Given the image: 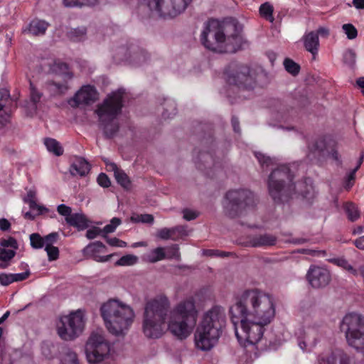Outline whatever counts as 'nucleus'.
<instances>
[{
  "label": "nucleus",
  "mask_w": 364,
  "mask_h": 364,
  "mask_svg": "<svg viewBox=\"0 0 364 364\" xmlns=\"http://www.w3.org/2000/svg\"><path fill=\"white\" fill-rule=\"evenodd\" d=\"M44 144L46 146L47 150L53 154L57 156H60L63 154V148L60 144L52 138H47L44 140Z\"/></svg>",
  "instance_id": "obj_31"
},
{
  "label": "nucleus",
  "mask_w": 364,
  "mask_h": 364,
  "mask_svg": "<svg viewBox=\"0 0 364 364\" xmlns=\"http://www.w3.org/2000/svg\"><path fill=\"white\" fill-rule=\"evenodd\" d=\"M106 238L107 242L112 247H127V244L126 242L121 240L117 237H104Z\"/></svg>",
  "instance_id": "obj_55"
},
{
  "label": "nucleus",
  "mask_w": 364,
  "mask_h": 364,
  "mask_svg": "<svg viewBox=\"0 0 364 364\" xmlns=\"http://www.w3.org/2000/svg\"><path fill=\"white\" fill-rule=\"evenodd\" d=\"M191 0H146L151 11L163 17H175L182 13Z\"/></svg>",
  "instance_id": "obj_14"
},
{
  "label": "nucleus",
  "mask_w": 364,
  "mask_h": 364,
  "mask_svg": "<svg viewBox=\"0 0 364 364\" xmlns=\"http://www.w3.org/2000/svg\"><path fill=\"white\" fill-rule=\"evenodd\" d=\"M90 169L89 163L83 158L76 156L70 167V172L74 176H85Z\"/></svg>",
  "instance_id": "obj_26"
},
{
  "label": "nucleus",
  "mask_w": 364,
  "mask_h": 364,
  "mask_svg": "<svg viewBox=\"0 0 364 364\" xmlns=\"http://www.w3.org/2000/svg\"><path fill=\"white\" fill-rule=\"evenodd\" d=\"M97 97V92L93 86H82L68 101L70 107L76 108L80 105H89Z\"/></svg>",
  "instance_id": "obj_18"
},
{
  "label": "nucleus",
  "mask_w": 364,
  "mask_h": 364,
  "mask_svg": "<svg viewBox=\"0 0 364 364\" xmlns=\"http://www.w3.org/2000/svg\"><path fill=\"white\" fill-rule=\"evenodd\" d=\"M277 237L269 233L257 234L247 237L246 245L251 247H267L276 245Z\"/></svg>",
  "instance_id": "obj_21"
},
{
  "label": "nucleus",
  "mask_w": 364,
  "mask_h": 364,
  "mask_svg": "<svg viewBox=\"0 0 364 364\" xmlns=\"http://www.w3.org/2000/svg\"><path fill=\"white\" fill-rule=\"evenodd\" d=\"M138 262V257L134 255H126L120 257L115 266H132Z\"/></svg>",
  "instance_id": "obj_36"
},
{
  "label": "nucleus",
  "mask_w": 364,
  "mask_h": 364,
  "mask_svg": "<svg viewBox=\"0 0 364 364\" xmlns=\"http://www.w3.org/2000/svg\"><path fill=\"white\" fill-rule=\"evenodd\" d=\"M203 254L209 257H224L229 256L231 253L228 252L220 251L218 250H204Z\"/></svg>",
  "instance_id": "obj_54"
},
{
  "label": "nucleus",
  "mask_w": 364,
  "mask_h": 364,
  "mask_svg": "<svg viewBox=\"0 0 364 364\" xmlns=\"http://www.w3.org/2000/svg\"><path fill=\"white\" fill-rule=\"evenodd\" d=\"M344 63L350 67H353L356 61V54L352 49L347 50L343 54Z\"/></svg>",
  "instance_id": "obj_49"
},
{
  "label": "nucleus",
  "mask_w": 364,
  "mask_h": 364,
  "mask_svg": "<svg viewBox=\"0 0 364 364\" xmlns=\"http://www.w3.org/2000/svg\"><path fill=\"white\" fill-rule=\"evenodd\" d=\"M244 43L242 36L234 25V29H231L228 33L225 32V38L220 53H235L242 48Z\"/></svg>",
  "instance_id": "obj_19"
},
{
  "label": "nucleus",
  "mask_w": 364,
  "mask_h": 364,
  "mask_svg": "<svg viewBox=\"0 0 364 364\" xmlns=\"http://www.w3.org/2000/svg\"><path fill=\"white\" fill-rule=\"evenodd\" d=\"M12 274H0V284L3 286H8L13 283Z\"/></svg>",
  "instance_id": "obj_61"
},
{
  "label": "nucleus",
  "mask_w": 364,
  "mask_h": 364,
  "mask_svg": "<svg viewBox=\"0 0 364 364\" xmlns=\"http://www.w3.org/2000/svg\"><path fill=\"white\" fill-rule=\"evenodd\" d=\"M284 65L286 70L293 75H296L299 73L300 66L289 58L284 60Z\"/></svg>",
  "instance_id": "obj_42"
},
{
  "label": "nucleus",
  "mask_w": 364,
  "mask_h": 364,
  "mask_svg": "<svg viewBox=\"0 0 364 364\" xmlns=\"http://www.w3.org/2000/svg\"><path fill=\"white\" fill-rule=\"evenodd\" d=\"M16 255L14 250H7L0 247V260L2 262H8L11 260Z\"/></svg>",
  "instance_id": "obj_51"
},
{
  "label": "nucleus",
  "mask_w": 364,
  "mask_h": 364,
  "mask_svg": "<svg viewBox=\"0 0 364 364\" xmlns=\"http://www.w3.org/2000/svg\"><path fill=\"white\" fill-rule=\"evenodd\" d=\"M321 332L318 326H307L304 329L299 330L298 333V344L303 350L314 347L319 338Z\"/></svg>",
  "instance_id": "obj_17"
},
{
  "label": "nucleus",
  "mask_w": 364,
  "mask_h": 364,
  "mask_svg": "<svg viewBox=\"0 0 364 364\" xmlns=\"http://www.w3.org/2000/svg\"><path fill=\"white\" fill-rule=\"evenodd\" d=\"M114 177L117 183L120 184L124 188H130L131 181L128 176L122 170L117 172Z\"/></svg>",
  "instance_id": "obj_39"
},
{
  "label": "nucleus",
  "mask_w": 364,
  "mask_h": 364,
  "mask_svg": "<svg viewBox=\"0 0 364 364\" xmlns=\"http://www.w3.org/2000/svg\"><path fill=\"white\" fill-rule=\"evenodd\" d=\"M97 182L99 185L104 188H108L110 184V180L105 173H100L97 177Z\"/></svg>",
  "instance_id": "obj_60"
},
{
  "label": "nucleus",
  "mask_w": 364,
  "mask_h": 364,
  "mask_svg": "<svg viewBox=\"0 0 364 364\" xmlns=\"http://www.w3.org/2000/svg\"><path fill=\"white\" fill-rule=\"evenodd\" d=\"M110 345L104 336L99 333H92L85 344V354L90 363H98L104 360L109 355Z\"/></svg>",
  "instance_id": "obj_13"
},
{
  "label": "nucleus",
  "mask_w": 364,
  "mask_h": 364,
  "mask_svg": "<svg viewBox=\"0 0 364 364\" xmlns=\"http://www.w3.org/2000/svg\"><path fill=\"white\" fill-rule=\"evenodd\" d=\"M98 0H63V4L66 7H73L78 5L93 6Z\"/></svg>",
  "instance_id": "obj_40"
},
{
  "label": "nucleus",
  "mask_w": 364,
  "mask_h": 364,
  "mask_svg": "<svg viewBox=\"0 0 364 364\" xmlns=\"http://www.w3.org/2000/svg\"><path fill=\"white\" fill-rule=\"evenodd\" d=\"M186 235H188V231L186 227L183 225H177L171 228H164L157 232V237L162 240H177Z\"/></svg>",
  "instance_id": "obj_23"
},
{
  "label": "nucleus",
  "mask_w": 364,
  "mask_h": 364,
  "mask_svg": "<svg viewBox=\"0 0 364 364\" xmlns=\"http://www.w3.org/2000/svg\"><path fill=\"white\" fill-rule=\"evenodd\" d=\"M325 149L326 142L324 139L321 138L313 139L308 144V156L311 159L319 156Z\"/></svg>",
  "instance_id": "obj_30"
},
{
  "label": "nucleus",
  "mask_w": 364,
  "mask_h": 364,
  "mask_svg": "<svg viewBox=\"0 0 364 364\" xmlns=\"http://www.w3.org/2000/svg\"><path fill=\"white\" fill-rule=\"evenodd\" d=\"M31 246L33 249H41L44 247L43 238L38 233H32L30 235Z\"/></svg>",
  "instance_id": "obj_45"
},
{
  "label": "nucleus",
  "mask_w": 364,
  "mask_h": 364,
  "mask_svg": "<svg viewBox=\"0 0 364 364\" xmlns=\"http://www.w3.org/2000/svg\"><path fill=\"white\" fill-rule=\"evenodd\" d=\"M103 249H105V245L102 242L97 241L87 245L82 252L87 259H92L97 262H106L114 256V254L100 256V253Z\"/></svg>",
  "instance_id": "obj_20"
},
{
  "label": "nucleus",
  "mask_w": 364,
  "mask_h": 364,
  "mask_svg": "<svg viewBox=\"0 0 364 364\" xmlns=\"http://www.w3.org/2000/svg\"><path fill=\"white\" fill-rule=\"evenodd\" d=\"M100 311L107 329L115 336L125 335L135 317L132 308L117 299L103 304Z\"/></svg>",
  "instance_id": "obj_5"
},
{
  "label": "nucleus",
  "mask_w": 364,
  "mask_h": 364,
  "mask_svg": "<svg viewBox=\"0 0 364 364\" xmlns=\"http://www.w3.org/2000/svg\"><path fill=\"white\" fill-rule=\"evenodd\" d=\"M115 57L119 60H129L133 64L141 65L149 58L146 51L136 44L121 46L115 50Z\"/></svg>",
  "instance_id": "obj_15"
},
{
  "label": "nucleus",
  "mask_w": 364,
  "mask_h": 364,
  "mask_svg": "<svg viewBox=\"0 0 364 364\" xmlns=\"http://www.w3.org/2000/svg\"><path fill=\"white\" fill-rule=\"evenodd\" d=\"M198 311L193 297L178 302L172 310L168 298L159 295L147 301L143 315L142 330L146 337L160 338L168 329L183 339L189 336L197 321Z\"/></svg>",
  "instance_id": "obj_1"
},
{
  "label": "nucleus",
  "mask_w": 364,
  "mask_h": 364,
  "mask_svg": "<svg viewBox=\"0 0 364 364\" xmlns=\"http://www.w3.org/2000/svg\"><path fill=\"white\" fill-rule=\"evenodd\" d=\"M353 244L357 248L364 250V235L355 240Z\"/></svg>",
  "instance_id": "obj_64"
},
{
  "label": "nucleus",
  "mask_w": 364,
  "mask_h": 364,
  "mask_svg": "<svg viewBox=\"0 0 364 364\" xmlns=\"http://www.w3.org/2000/svg\"><path fill=\"white\" fill-rule=\"evenodd\" d=\"M131 220L135 223H143L151 224L154 222V217L151 214L139 215L136 217H132Z\"/></svg>",
  "instance_id": "obj_52"
},
{
  "label": "nucleus",
  "mask_w": 364,
  "mask_h": 364,
  "mask_svg": "<svg viewBox=\"0 0 364 364\" xmlns=\"http://www.w3.org/2000/svg\"><path fill=\"white\" fill-rule=\"evenodd\" d=\"M121 224V220L118 218H113L110 223L105 225L102 230V237H107L106 235L108 233L114 232L118 225Z\"/></svg>",
  "instance_id": "obj_44"
},
{
  "label": "nucleus",
  "mask_w": 364,
  "mask_h": 364,
  "mask_svg": "<svg viewBox=\"0 0 364 364\" xmlns=\"http://www.w3.org/2000/svg\"><path fill=\"white\" fill-rule=\"evenodd\" d=\"M45 250L47 252L48 258L49 261H55L59 257V250L57 247L53 246L46 247Z\"/></svg>",
  "instance_id": "obj_53"
},
{
  "label": "nucleus",
  "mask_w": 364,
  "mask_h": 364,
  "mask_svg": "<svg viewBox=\"0 0 364 364\" xmlns=\"http://www.w3.org/2000/svg\"><path fill=\"white\" fill-rule=\"evenodd\" d=\"M28 198L26 200V202L28 203L31 210H36L38 211L36 215L43 214L44 212H47L48 210L46 207L39 205L36 203L33 198V194L31 192L28 193Z\"/></svg>",
  "instance_id": "obj_38"
},
{
  "label": "nucleus",
  "mask_w": 364,
  "mask_h": 364,
  "mask_svg": "<svg viewBox=\"0 0 364 364\" xmlns=\"http://www.w3.org/2000/svg\"><path fill=\"white\" fill-rule=\"evenodd\" d=\"M257 199L248 189L239 188L228 191L223 202L224 213L230 218L242 216L255 208Z\"/></svg>",
  "instance_id": "obj_7"
},
{
  "label": "nucleus",
  "mask_w": 364,
  "mask_h": 364,
  "mask_svg": "<svg viewBox=\"0 0 364 364\" xmlns=\"http://www.w3.org/2000/svg\"><path fill=\"white\" fill-rule=\"evenodd\" d=\"M230 319L235 326V335L240 341L256 345L262 339L264 327L267 324L246 316L235 317L230 315Z\"/></svg>",
  "instance_id": "obj_8"
},
{
  "label": "nucleus",
  "mask_w": 364,
  "mask_h": 364,
  "mask_svg": "<svg viewBox=\"0 0 364 364\" xmlns=\"http://www.w3.org/2000/svg\"><path fill=\"white\" fill-rule=\"evenodd\" d=\"M1 245L4 247H11L15 250L18 249V243L16 239L10 237L8 239H4L0 242Z\"/></svg>",
  "instance_id": "obj_57"
},
{
  "label": "nucleus",
  "mask_w": 364,
  "mask_h": 364,
  "mask_svg": "<svg viewBox=\"0 0 364 364\" xmlns=\"http://www.w3.org/2000/svg\"><path fill=\"white\" fill-rule=\"evenodd\" d=\"M306 279L314 288H322L331 281L330 272L325 268L311 266L306 274Z\"/></svg>",
  "instance_id": "obj_16"
},
{
  "label": "nucleus",
  "mask_w": 364,
  "mask_h": 364,
  "mask_svg": "<svg viewBox=\"0 0 364 364\" xmlns=\"http://www.w3.org/2000/svg\"><path fill=\"white\" fill-rule=\"evenodd\" d=\"M105 162L106 164L107 169L109 171H113L114 176L117 174V172H119V171L122 170V169L119 168L118 166H117V164L114 162H110L108 161H105Z\"/></svg>",
  "instance_id": "obj_63"
},
{
  "label": "nucleus",
  "mask_w": 364,
  "mask_h": 364,
  "mask_svg": "<svg viewBox=\"0 0 364 364\" xmlns=\"http://www.w3.org/2000/svg\"><path fill=\"white\" fill-rule=\"evenodd\" d=\"M84 325L83 314L78 310L61 317L60 323L58 324V333L62 339L70 341L82 331Z\"/></svg>",
  "instance_id": "obj_12"
},
{
  "label": "nucleus",
  "mask_w": 364,
  "mask_h": 364,
  "mask_svg": "<svg viewBox=\"0 0 364 364\" xmlns=\"http://www.w3.org/2000/svg\"><path fill=\"white\" fill-rule=\"evenodd\" d=\"M294 173L287 165H281L274 168L268 179L269 192L276 203H284L296 193L306 197L309 190L303 191L306 182L293 183Z\"/></svg>",
  "instance_id": "obj_4"
},
{
  "label": "nucleus",
  "mask_w": 364,
  "mask_h": 364,
  "mask_svg": "<svg viewBox=\"0 0 364 364\" xmlns=\"http://www.w3.org/2000/svg\"><path fill=\"white\" fill-rule=\"evenodd\" d=\"M344 210L350 221H355L360 218L359 210L353 203H346L344 205Z\"/></svg>",
  "instance_id": "obj_33"
},
{
  "label": "nucleus",
  "mask_w": 364,
  "mask_h": 364,
  "mask_svg": "<svg viewBox=\"0 0 364 364\" xmlns=\"http://www.w3.org/2000/svg\"><path fill=\"white\" fill-rule=\"evenodd\" d=\"M342 28L346 35L347 38L350 40L355 38L358 36V31L356 28L351 23L343 24Z\"/></svg>",
  "instance_id": "obj_48"
},
{
  "label": "nucleus",
  "mask_w": 364,
  "mask_h": 364,
  "mask_svg": "<svg viewBox=\"0 0 364 364\" xmlns=\"http://www.w3.org/2000/svg\"><path fill=\"white\" fill-rule=\"evenodd\" d=\"M230 315L246 316L268 325L275 315L274 299L270 294L258 289L247 290L230 307Z\"/></svg>",
  "instance_id": "obj_2"
},
{
  "label": "nucleus",
  "mask_w": 364,
  "mask_h": 364,
  "mask_svg": "<svg viewBox=\"0 0 364 364\" xmlns=\"http://www.w3.org/2000/svg\"><path fill=\"white\" fill-rule=\"evenodd\" d=\"M57 210L60 215L65 216V218L71 217L73 215L71 208L65 204L59 205L57 208Z\"/></svg>",
  "instance_id": "obj_56"
},
{
  "label": "nucleus",
  "mask_w": 364,
  "mask_h": 364,
  "mask_svg": "<svg viewBox=\"0 0 364 364\" xmlns=\"http://www.w3.org/2000/svg\"><path fill=\"white\" fill-rule=\"evenodd\" d=\"M226 324L225 309L214 306L203 314L201 322L195 333V343L197 348L208 351L218 342Z\"/></svg>",
  "instance_id": "obj_3"
},
{
  "label": "nucleus",
  "mask_w": 364,
  "mask_h": 364,
  "mask_svg": "<svg viewBox=\"0 0 364 364\" xmlns=\"http://www.w3.org/2000/svg\"><path fill=\"white\" fill-rule=\"evenodd\" d=\"M66 223L79 230H85L88 227V220L82 213H73L71 217L65 218Z\"/></svg>",
  "instance_id": "obj_29"
},
{
  "label": "nucleus",
  "mask_w": 364,
  "mask_h": 364,
  "mask_svg": "<svg viewBox=\"0 0 364 364\" xmlns=\"http://www.w3.org/2000/svg\"><path fill=\"white\" fill-rule=\"evenodd\" d=\"M99 235H102V229L97 228V227H93V228L87 230V232H86V237L89 240L95 239Z\"/></svg>",
  "instance_id": "obj_59"
},
{
  "label": "nucleus",
  "mask_w": 364,
  "mask_h": 364,
  "mask_svg": "<svg viewBox=\"0 0 364 364\" xmlns=\"http://www.w3.org/2000/svg\"><path fill=\"white\" fill-rule=\"evenodd\" d=\"M124 90L119 89L112 92L96 107L95 113L97 115L99 125L106 138L114 137L119 129L117 117L123 107Z\"/></svg>",
  "instance_id": "obj_6"
},
{
  "label": "nucleus",
  "mask_w": 364,
  "mask_h": 364,
  "mask_svg": "<svg viewBox=\"0 0 364 364\" xmlns=\"http://www.w3.org/2000/svg\"><path fill=\"white\" fill-rule=\"evenodd\" d=\"M345 333L349 346L357 350H364V317L360 314L350 313L346 314L340 326Z\"/></svg>",
  "instance_id": "obj_10"
},
{
  "label": "nucleus",
  "mask_w": 364,
  "mask_h": 364,
  "mask_svg": "<svg viewBox=\"0 0 364 364\" xmlns=\"http://www.w3.org/2000/svg\"><path fill=\"white\" fill-rule=\"evenodd\" d=\"M225 78L230 85L250 90L256 85L257 75L245 65L233 64L226 70Z\"/></svg>",
  "instance_id": "obj_11"
},
{
  "label": "nucleus",
  "mask_w": 364,
  "mask_h": 364,
  "mask_svg": "<svg viewBox=\"0 0 364 364\" xmlns=\"http://www.w3.org/2000/svg\"><path fill=\"white\" fill-rule=\"evenodd\" d=\"M68 38L73 41H81L86 38L87 29L82 26L71 29L68 33Z\"/></svg>",
  "instance_id": "obj_32"
},
{
  "label": "nucleus",
  "mask_w": 364,
  "mask_h": 364,
  "mask_svg": "<svg viewBox=\"0 0 364 364\" xmlns=\"http://www.w3.org/2000/svg\"><path fill=\"white\" fill-rule=\"evenodd\" d=\"M304 44L305 48L309 52H310L313 55L317 54L319 46V39L318 33L311 31L305 35L304 37Z\"/></svg>",
  "instance_id": "obj_28"
},
{
  "label": "nucleus",
  "mask_w": 364,
  "mask_h": 364,
  "mask_svg": "<svg viewBox=\"0 0 364 364\" xmlns=\"http://www.w3.org/2000/svg\"><path fill=\"white\" fill-rule=\"evenodd\" d=\"M30 90L31 100L33 102L32 109L35 111L37 108L36 104L40 101L42 93L37 90L32 82H30Z\"/></svg>",
  "instance_id": "obj_47"
},
{
  "label": "nucleus",
  "mask_w": 364,
  "mask_h": 364,
  "mask_svg": "<svg viewBox=\"0 0 364 364\" xmlns=\"http://www.w3.org/2000/svg\"><path fill=\"white\" fill-rule=\"evenodd\" d=\"M58 237H59V235L58 232H51V233L46 235L45 237H43L45 248L49 247H53V244L57 242Z\"/></svg>",
  "instance_id": "obj_50"
},
{
  "label": "nucleus",
  "mask_w": 364,
  "mask_h": 364,
  "mask_svg": "<svg viewBox=\"0 0 364 364\" xmlns=\"http://www.w3.org/2000/svg\"><path fill=\"white\" fill-rule=\"evenodd\" d=\"M255 155L262 168H269L274 164L273 159L262 153L256 152Z\"/></svg>",
  "instance_id": "obj_46"
},
{
  "label": "nucleus",
  "mask_w": 364,
  "mask_h": 364,
  "mask_svg": "<svg viewBox=\"0 0 364 364\" xmlns=\"http://www.w3.org/2000/svg\"><path fill=\"white\" fill-rule=\"evenodd\" d=\"M231 29H234V25L210 19L204 24L200 35L201 43L207 49L220 53L225 38V32L228 33Z\"/></svg>",
  "instance_id": "obj_9"
},
{
  "label": "nucleus",
  "mask_w": 364,
  "mask_h": 364,
  "mask_svg": "<svg viewBox=\"0 0 364 364\" xmlns=\"http://www.w3.org/2000/svg\"><path fill=\"white\" fill-rule=\"evenodd\" d=\"M356 169L351 170L343 178V188L350 191L354 186L355 181Z\"/></svg>",
  "instance_id": "obj_43"
},
{
  "label": "nucleus",
  "mask_w": 364,
  "mask_h": 364,
  "mask_svg": "<svg viewBox=\"0 0 364 364\" xmlns=\"http://www.w3.org/2000/svg\"><path fill=\"white\" fill-rule=\"evenodd\" d=\"M49 26V23L45 21L34 19L31 21L27 28L23 32L28 33L30 35L38 36H43Z\"/></svg>",
  "instance_id": "obj_27"
},
{
  "label": "nucleus",
  "mask_w": 364,
  "mask_h": 364,
  "mask_svg": "<svg viewBox=\"0 0 364 364\" xmlns=\"http://www.w3.org/2000/svg\"><path fill=\"white\" fill-rule=\"evenodd\" d=\"M317 364H350L349 357L343 352H332L318 357Z\"/></svg>",
  "instance_id": "obj_25"
},
{
  "label": "nucleus",
  "mask_w": 364,
  "mask_h": 364,
  "mask_svg": "<svg viewBox=\"0 0 364 364\" xmlns=\"http://www.w3.org/2000/svg\"><path fill=\"white\" fill-rule=\"evenodd\" d=\"M330 261L339 267H343L346 269L348 272H350L353 275H358V270L354 269L352 265H350L348 262L344 258H333L330 259Z\"/></svg>",
  "instance_id": "obj_35"
},
{
  "label": "nucleus",
  "mask_w": 364,
  "mask_h": 364,
  "mask_svg": "<svg viewBox=\"0 0 364 364\" xmlns=\"http://www.w3.org/2000/svg\"><path fill=\"white\" fill-rule=\"evenodd\" d=\"M73 75L70 72H66L58 78L48 82L52 90L58 94L65 93L70 88L69 82L73 79Z\"/></svg>",
  "instance_id": "obj_24"
},
{
  "label": "nucleus",
  "mask_w": 364,
  "mask_h": 364,
  "mask_svg": "<svg viewBox=\"0 0 364 364\" xmlns=\"http://www.w3.org/2000/svg\"><path fill=\"white\" fill-rule=\"evenodd\" d=\"M11 103L10 93L6 89H0V129L3 128L10 119Z\"/></svg>",
  "instance_id": "obj_22"
},
{
  "label": "nucleus",
  "mask_w": 364,
  "mask_h": 364,
  "mask_svg": "<svg viewBox=\"0 0 364 364\" xmlns=\"http://www.w3.org/2000/svg\"><path fill=\"white\" fill-rule=\"evenodd\" d=\"M259 13L261 16L270 22H273L274 18L273 17V7L271 4L266 2L262 4L259 7Z\"/></svg>",
  "instance_id": "obj_34"
},
{
  "label": "nucleus",
  "mask_w": 364,
  "mask_h": 364,
  "mask_svg": "<svg viewBox=\"0 0 364 364\" xmlns=\"http://www.w3.org/2000/svg\"><path fill=\"white\" fill-rule=\"evenodd\" d=\"M183 218L188 221L196 219L198 216V213L196 211L190 209H183L182 210Z\"/></svg>",
  "instance_id": "obj_58"
},
{
  "label": "nucleus",
  "mask_w": 364,
  "mask_h": 364,
  "mask_svg": "<svg viewBox=\"0 0 364 364\" xmlns=\"http://www.w3.org/2000/svg\"><path fill=\"white\" fill-rule=\"evenodd\" d=\"M30 275V272L26 271L22 273L12 274L13 282H21L26 279Z\"/></svg>",
  "instance_id": "obj_62"
},
{
  "label": "nucleus",
  "mask_w": 364,
  "mask_h": 364,
  "mask_svg": "<svg viewBox=\"0 0 364 364\" xmlns=\"http://www.w3.org/2000/svg\"><path fill=\"white\" fill-rule=\"evenodd\" d=\"M61 363L62 364H80L77 354L70 349L64 353Z\"/></svg>",
  "instance_id": "obj_37"
},
{
  "label": "nucleus",
  "mask_w": 364,
  "mask_h": 364,
  "mask_svg": "<svg viewBox=\"0 0 364 364\" xmlns=\"http://www.w3.org/2000/svg\"><path fill=\"white\" fill-rule=\"evenodd\" d=\"M165 258V252L163 247H157L151 251L149 259L151 262H156Z\"/></svg>",
  "instance_id": "obj_41"
}]
</instances>
